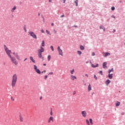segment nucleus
Here are the masks:
<instances>
[{
	"mask_svg": "<svg viewBox=\"0 0 125 125\" xmlns=\"http://www.w3.org/2000/svg\"><path fill=\"white\" fill-rule=\"evenodd\" d=\"M4 49L7 55H8V57H9L12 63L16 65H18V62L17 61L16 58L11 56V50H9L8 47H7L6 45H4Z\"/></svg>",
	"mask_w": 125,
	"mask_h": 125,
	"instance_id": "nucleus-1",
	"label": "nucleus"
},
{
	"mask_svg": "<svg viewBox=\"0 0 125 125\" xmlns=\"http://www.w3.org/2000/svg\"><path fill=\"white\" fill-rule=\"evenodd\" d=\"M17 74H14L12 79V87H15V85H16V83H17Z\"/></svg>",
	"mask_w": 125,
	"mask_h": 125,
	"instance_id": "nucleus-2",
	"label": "nucleus"
},
{
	"mask_svg": "<svg viewBox=\"0 0 125 125\" xmlns=\"http://www.w3.org/2000/svg\"><path fill=\"white\" fill-rule=\"evenodd\" d=\"M38 57L41 58V59L43 60V57H42V52H44V48L42 47H41L40 49H39L38 50Z\"/></svg>",
	"mask_w": 125,
	"mask_h": 125,
	"instance_id": "nucleus-3",
	"label": "nucleus"
},
{
	"mask_svg": "<svg viewBox=\"0 0 125 125\" xmlns=\"http://www.w3.org/2000/svg\"><path fill=\"white\" fill-rule=\"evenodd\" d=\"M29 35H30V37H32V38H33V39H35V40H37V35L35 34V33L33 31H29L28 32Z\"/></svg>",
	"mask_w": 125,
	"mask_h": 125,
	"instance_id": "nucleus-4",
	"label": "nucleus"
},
{
	"mask_svg": "<svg viewBox=\"0 0 125 125\" xmlns=\"http://www.w3.org/2000/svg\"><path fill=\"white\" fill-rule=\"evenodd\" d=\"M34 69L35 70V72L37 73V74H39V75H41V70L40 69H38V67H37V65H34Z\"/></svg>",
	"mask_w": 125,
	"mask_h": 125,
	"instance_id": "nucleus-5",
	"label": "nucleus"
},
{
	"mask_svg": "<svg viewBox=\"0 0 125 125\" xmlns=\"http://www.w3.org/2000/svg\"><path fill=\"white\" fill-rule=\"evenodd\" d=\"M58 51L59 52V55H61V56H63V51L61 49L60 46L58 47Z\"/></svg>",
	"mask_w": 125,
	"mask_h": 125,
	"instance_id": "nucleus-6",
	"label": "nucleus"
},
{
	"mask_svg": "<svg viewBox=\"0 0 125 125\" xmlns=\"http://www.w3.org/2000/svg\"><path fill=\"white\" fill-rule=\"evenodd\" d=\"M13 55H14L15 56V57L17 58V59L18 60H21L20 57L19 56V55H18V53H15V52H13Z\"/></svg>",
	"mask_w": 125,
	"mask_h": 125,
	"instance_id": "nucleus-7",
	"label": "nucleus"
},
{
	"mask_svg": "<svg viewBox=\"0 0 125 125\" xmlns=\"http://www.w3.org/2000/svg\"><path fill=\"white\" fill-rule=\"evenodd\" d=\"M81 114H82V116L83 118H86V115H87L86 111H82V112H81Z\"/></svg>",
	"mask_w": 125,
	"mask_h": 125,
	"instance_id": "nucleus-8",
	"label": "nucleus"
},
{
	"mask_svg": "<svg viewBox=\"0 0 125 125\" xmlns=\"http://www.w3.org/2000/svg\"><path fill=\"white\" fill-rule=\"evenodd\" d=\"M51 121H52V122H54V118L52 116L50 117V118H49V119L48 120V124H50V123L51 122Z\"/></svg>",
	"mask_w": 125,
	"mask_h": 125,
	"instance_id": "nucleus-9",
	"label": "nucleus"
},
{
	"mask_svg": "<svg viewBox=\"0 0 125 125\" xmlns=\"http://www.w3.org/2000/svg\"><path fill=\"white\" fill-rule=\"evenodd\" d=\"M70 80H71V81H75V80H77V77H76L73 75H70Z\"/></svg>",
	"mask_w": 125,
	"mask_h": 125,
	"instance_id": "nucleus-10",
	"label": "nucleus"
},
{
	"mask_svg": "<svg viewBox=\"0 0 125 125\" xmlns=\"http://www.w3.org/2000/svg\"><path fill=\"white\" fill-rule=\"evenodd\" d=\"M106 65H107L106 62H104L103 63V67L104 69H106V68H107V66H106Z\"/></svg>",
	"mask_w": 125,
	"mask_h": 125,
	"instance_id": "nucleus-11",
	"label": "nucleus"
},
{
	"mask_svg": "<svg viewBox=\"0 0 125 125\" xmlns=\"http://www.w3.org/2000/svg\"><path fill=\"white\" fill-rule=\"evenodd\" d=\"M109 75L108 76L109 79H110V80H112V79H113V74H111V73H108Z\"/></svg>",
	"mask_w": 125,
	"mask_h": 125,
	"instance_id": "nucleus-12",
	"label": "nucleus"
},
{
	"mask_svg": "<svg viewBox=\"0 0 125 125\" xmlns=\"http://www.w3.org/2000/svg\"><path fill=\"white\" fill-rule=\"evenodd\" d=\"M111 83V81L109 80H107L105 82V84H106V85H109V83Z\"/></svg>",
	"mask_w": 125,
	"mask_h": 125,
	"instance_id": "nucleus-13",
	"label": "nucleus"
},
{
	"mask_svg": "<svg viewBox=\"0 0 125 125\" xmlns=\"http://www.w3.org/2000/svg\"><path fill=\"white\" fill-rule=\"evenodd\" d=\"M91 89V85H90V83H89V85L88 86V91H90Z\"/></svg>",
	"mask_w": 125,
	"mask_h": 125,
	"instance_id": "nucleus-14",
	"label": "nucleus"
},
{
	"mask_svg": "<svg viewBox=\"0 0 125 125\" xmlns=\"http://www.w3.org/2000/svg\"><path fill=\"white\" fill-rule=\"evenodd\" d=\"M29 58H30V60L32 62H33V63H36V61H35V60H34V59H33V58H32V57H29Z\"/></svg>",
	"mask_w": 125,
	"mask_h": 125,
	"instance_id": "nucleus-15",
	"label": "nucleus"
},
{
	"mask_svg": "<svg viewBox=\"0 0 125 125\" xmlns=\"http://www.w3.org/2000/svg\"><path fill=\"white\" fill-rule=\"evenodd\" d=\"M98 66H99L98 63H97L96 65H94V64H92V68H96V67H98Z\"/></svg>",
	"mask_w": 125,
	"mask_h": 125,
	"instance_id": "nucleus-16",
	"label": "nucleus"
},
{
	"mask_svg": "<svg viewBox=\"0 0 125 125\" xmlns=\"http://www.w3.org/2000/svg\"><path fill=\"white\" fill-rule=\"evenodd\" d=\"M70 74H71V75H73L74 74V73H75V69H73L72 70H71L70 71Z\"/></svg>",
	"mask_w": 125,
	"mask_h": 125,
	"instance_id": "nucleus-17",
	"label": "nucleus"
},
{
	"mask_svg": "<svg viewBox=\"0 0 125 125\" xmlns=\"http://www.w3.org/2000/svg\"><path fill=\"white\" fill-rule=\"evenodd\" d=\"M120 104H121V103H120V102H117L116 104V107H119V106H120Z\"/></svg>",
	"mask_w": 125,
	"mask_h": 125,
	"instance_id": "nucleus-18",
	"label": "nucleus"
},
{
	"mask_svg": "<svg viewBox=\"0 0 125 125\" xmlns=\"http://www.w3.org/2000/svg\"><path fill=\"white\" fill-rule=\"evenodd\" d=\"M16 10V6H14L11 10V12H14V10Z\"/></svg>",
	"mask_w": 125,
	"mask_h": 125,
	"instance_id": "nucleus-19",
	"label": "nucleus"
},
{
	"mask_svg": "<svg viewBox=\"0 0 125 125\" xmlns=\"http://www.w3.org/2000/svg\"><path fill=\"white\" fill-rule=\"evenodd\" d=\"M110 55V53H105L104 54V57H107V56Z\"/></svg>",
	"mask_w": 125,
	"mask_h": 125,
	"instance_id": "nucleus-20",
	"label": "nucleus"
},
{
	"mask_svg": "<svg viewBox=\"0 0 125 125\" xmlns=\"http://www.w3.org/2000/svg\"><path fill=\"white\" fill-rule=\"evenodd\" d=\"M20 120L21 122V123H22V122L23 121V117H22V116H20Z\"/></svg>",
	"mask_w": 125,
	"mask_h": 125,
	"instance_id": "nucleus-21",
	"label": "nucleus"
},
{
	"mask_svg": "<svg viewBox=\"0 0 125 125\" xmlns=\"http://www.w3.org/2000/svg\"><path fill=\"white\" fill-rule=\"evenodd\" d=\"M48 61H50V59H51V56L48 55L47 57Z\"/></svg>",
	"mask_w": 125,
	"mask_h": 125,
	"instance_id": "nucleus-22",
	"label": "nucleus"
},
{
	"mask_svg": "<svg viewBox=\"0 0 125 125\" xmlns=\"http://www.w3.org/2000/svg\"><path fill=\"white\" fill-rule=\"evenodd\" d=\"M80 49H81V50H83V49H84V47H83V45H81Z\"/></svg>",
	"mask_w": 125,
	"mask_h": 125,
	"instance_id": "nucleus-23",
	"label": "nucleus"
},
{
	"mask_svg": "<svg viewBox=\"0 0 125 125\" xmlns=\"http://www.w3.org/2000/svg\"><path fill=\"white\" fill-rule=\"evenodd\" d=\"M78 2H79V0H76L75 1V3H76V6H78Z\"/></svg>",
	"mask_w": 125,
	"mask_h": 125,
	"instance_id": "nucleus-24",
	"label": "nucleus"
},
{
	"mask_svg": "<svg viewBox=\"0 0 125 125\" xmlns=\"http://www.w3.org/2000/svg\"><path fill=\"white\" fill-rule=\"evenodd\" d=\"M111 72H114V68H112L111 69H109L108 70V73H111Z\"/></svg>",
	"mask_w": 125,
	"mask_h": 125,
	"instance_id": "nucleus-25",
	"label": "nucleus"
},
{
	"mask_svg": "<svg viewBox=\"0 0 125 125\" xmlns=\"http://www.w3.org/2000/svg\"><path fill=\"white\" fill-rule=\"evenodd\" d=\"M42 46L44 47V41L43 40L42 41Z\"/></svg>",
	"mask_w": 125,
	"mask_h": 125,
	"instance_id": "nucleus-26",
	"label": "nucleus"
},
{
	"mask_svg": "<svg viewBox=\"0 0 125 125\" xmlns=\"http://www.w3.org/2000/svg\"><path fill=\"white\" fill-rule=\"evenodd\" d=\"M89 122H90L91 125H93V122H92V119H89Z\"/></svg>",
	"mask_w": 125,
	"mask_h": 125,
	"instance_id": "nucleus-27",
	"label": "nucleus"
},
{
	"mask_svg": "<svg viewBox=\"0 0 125 125\" xmlns=\"http://www.w3.org/2000/svg\"><path fill=\"white\" fill-rule=\"evenodd\" d=\"M86 122L87 125H90V124H89V121H88V120L87 119L86 120Z\"/></svg>",
	"mask_w": 125,
	"mask_h": 125,
	"instance_id": "nucleus-28",
	"label": "nucleus"
},
{
	"mask_svg": "<svg viewBox=\"0 0 125 125\" xmlns=\"http://www.w3.org/2000/svg\"><path fill=\"white\" fill-rule=\"evenodd\" d=\"M46 33H47V34L48 35H51V34H50V32L49 31H48V30H46Z\"/></svg>",
	"mask_w": 125,
	"mask_h": 125,
	"instance_id": "nucleus-29",
	"label": "nucleus"
},
{
	"mask_svg": "<svg viewBox=\"0 0 125 125\" xmlns=\"http://www.w3.org/2000/svg\"><path fill=\"white\" fill-rule=\"evenodd\" d=\"M77 53L79 54V55H81L82 54V51H77Z\"/></svg>",
	"mask_w": 125,
	"mask_h": 125,
	"instance_id": "nucleus-30",
	"label": "nucleus"
},
{
	"mask_svg": "<svg viewBox=\"0 0 125 125\" xmlns=\"http://www.w3.org/2000/svg\"><path fill=\"white\" fill-rule=\"evenodd\" d=\"M23 29L24 32H25V33H27V29H26V26L23 27Z\"/></svg>",
	"mask_w": 125,
	"mask_h": 125,
	"instance_id": "nucleus-31",
	"label": "nucleus"
},
{
	"mask_svg": "<svg viewBox=\"0 0 125 125\" xmlns=\"http://www.w3.org/2000/svg\"><path fill=\"white\" fill-rule=\"evenodd\" d=\"M50 48L52 51H54V48H53V46H51Z\"/></svg>",
	"mask_w": 125,
	"mask_h": 125,
	"instance_id": "nucleus-32",
	"label": "nucleus"
},
{
	"mask_svg": "<svg viewBox=\"0 0 125 125\" xmlns=\"http://www.w3.org/2000/svg\"><path fill=\"white\" fill-rule=\"evenodd\" d=\"M100 29H104V26L103 25H101L100 26Z\"/></svg>",
	"mask_w": 125,
	"mask_h": 125,
	"instance_id": "nucleus-33",
	"label": "nucleus"
},
{
	"mask_svg": "<svg viewBox=\"0 0 125 125\" xmlns=\"http://www.w3.org/2000/svg\"><path fill=\"white\" fill-rule=\"evenodd\" d=\"M50 115H51V116H53V112H52V109L51 110Z\"/></svg>",
	"mask_w": 125,
	"mask_h": 125,
	"instance_id": "nucleus-34",
	"label": "nucleus"
},
{
	"mask_svg": "<svg viewBox=\"0 0 125 125\" xmlns=\"http://www.w3.org/2000/svg\"><path fill=\"white\" fill-rule=\"evenodd\" d=\"M99 73L101 74V75L102 76V75H103V72H102V70H101Z\"/></svg>",
	"mask_w": 125,
	"mask_h": 125,
	"instance_id": "nucleus-35",
	"label": "nucleus"
},
{
	"mask_svg": "<svg viewBox=\"0 0 125 125\" xmlns=\"http://www.w3.org/2000/svg\"><path fill=\"white\" fill-rule=\"evenodd\" d=\"M111 10H115V7H114V6L112 7Z\"/></svg>",
	"mask_w": 125,
	"mask_h": 125,
	"instance_id": "nucleus-36",
	"label": "nucleus"
},
{
	"mask_svg": "<svg viewBox=\"0 0 125 125\" xmlns=\"http://www.w3.org/2000/svg\"><path fill=\"white\" fill-rule=\"evenodd\" d=\"M53 31L54 32L55 34H57V31H56V30L55 29H54Z\"/></svg>",
	"mask_w": 125,
	"mask_h": 125,
	"instance_id": "nucleus-37",
	"label": "nucleus"
},
{
	"mask_svg": "<svg viewBox=\"0 0 125 125\" xmlns=\"http://www.w3.org/2000/svg\"><path fill=\"white\" fill-rule=\"evenodd\" d=\"M76 93H77V92H76V91H74L73 93V95H75Z\"/></svg>",
	"mask_w": 125,
	"mask_h": 125,
	"instance_id": "nucleus-38",
	"label": "nucleus"
},
{
	"mask_svg": "<svg viewBox=\"0 0 125 125\" xmlns=\"http://www.w3.org/2000/svg\"><path fill=\"white\" fill-rule=\"evenodd\" d=\"M94 79H95V80H97V77H96V75H94Z\"/></svg>",
	"mask_w": 125,
	"mask_h": 125,
	"instance_id": "nucleus-39",
	"label": "nucleus"
},
{
	"mask_svg": "<svg viewBox=\"0 0 125 125\" xmlns=\"http://www.w3.org/2000/svg\"><path fill=\"white\" fill-rule=\"evenodd\" d=\"M46 79H47V75L44 76V80H46Z\"/></svg>",
	"mask_w": 125,
	"mask_h": 125,
	"instance_id": "nucleus-40",
	"label": "nucleus"
},
{
	"mask_svg": "<svg viewBox=\"0 0 125 125\" xmlns=\"http://www.w3.org/2000/svg\"><path fill=\"white\" fill-rule=\"evenodd\" d=\"M48 75H53V72H49Z\"/></svg>",
	"mask_w": 125,
	"mask_h": 125,
	"instance_id": "nucleus-41",
	"label": "nucleus"
},
{
	"mask_svg": "<svg viewBox=\"0 0 125 125\" xmlns=\"http://www.w3.org/2000/svg\"><path fill=\"white\" fill-rule=\"evenodd\" d=\"M92 55V56H94V55H95V53L93 52Z\"/></svg>",
	"mask_w": 125,
	"mask_h": 125,
	"instance_id": "nucleus-42",
	"label": "nucleus"
},
{
	"mask_svg": "<svg viewBox=\"0 0 125 125\" xmlns=\"http://www.w3.org/2000/svg\"><path fill=\"white\" fill-rule=\"evenodd\" d=\"M41 33H44V31H43V29L41 30Z\"/></svg>",
	"mask_w": 125,
	"mask_h": 125,
	"instance_id": "nucleus-43",
	"label": "nucleus"
},
{
	"mask_svg": "<svg viewBox=\"0 0 125 125\" xmlns=\"http://www.w3.org/2000/svg\"><path fill=\"white\" fill-rule=\"evenodd\" d=\"M61 18L65 17V15H62L61 16Z\"/></svg>",
	"mask_w": 125,
	"mask_h": 125,
	"instance_id": "nucleus-44",
	"label": "nucleus"
},
{
	"mask_svg": "<svg viewBox=\"0 0 125 125\" xmlns=\"http://www.w3.org/2000/svg\"><path fill=\"white\" fill-rule=\"evenodd\" d=\"M63 0V3H65V2H66V0Z\"/></svg>",
	"mask_w": 125,
	"mask_h": 125,
	"instance_id": "nucleus-45",
	"label": "nucleus"
},
{
	"mask_svg": "<svg viewBox=\"0 0 125 125\" xmlns=\"http://www.w3.org/2000/svg\"><path fill=\"white\" fill-rule=\"evenodd\" d=\"M85 76L87 78H88V75L85 74Z\"/></svg>",
	"mask_w": 125,
	"mask_h": 125,
	"instance_id": "nucleus-46",
	"label": "nucleus"
},
{
	"mask_svg": "<svg viewBox=\"0 0 125 125\" xmlns=\"http://www.w3.org/2000/svg\"><path fill=\"white\" fill-rule=\"evenodd\" d=\"M45 72H46L45 70H44L43 71H42V73L43 74V73H45Z\"/></svg>",
	"mask_w": 125,
	"mask_h": 125,
	"instance_id": "nucleus-47",
	"label": "nucleus"
},
{
	"mask_svg": "<svg viewBox=\"0 0 125 125\" xmlns=\"http://www.w3.org/2000/svg\"><path fill=\"white\" fill-rule=\"evenodd\" d=\"M51 25H52V26H54V23H51Z\"/></svg>",
	"mask_w": 125,
	"mask_h": 125,
	"instance_id": "nucleus-48",
	"label": "nucleus"
},
{
	"mask_svg": "<svg viewBox=\"0 0 125 125\" xmlns=\"http://www.w3.org/2000/svg\"><path fill=\"white\" fill-rule=\"evenodd\" d=\"M43 66H46V64L43 63Z\"/></svg>",
	"mask_w": 125,
	"mask_h": 125,
	"instance_id": "nucleus-49",
	"label": "nucleus"
},
{
	"mask_svg": "<svg viewBox=\"0 0 125 125\" xmlns=\"http://www.w3.org/2000/svg\"><path fill=\"white\" fill-rule=\"evenodd\" d=\"M112 17L113 18H116V17H115V16H112Z\"/></svg>",
	"mask_w": 125,
	"mask_h": 125,
	"instance_id": "nucleus-50",
	"label": "nucleus"
},
{
	"mask_svg": "<svg viewBox=\"0 0 125 125\" xmlns=\"http://www.w3.org/2000/svg\"><path fill=\"white\" fill-rule=\"evenodd\" d=\"M42 97H40V100H42Z\"/></svg>",
	"mask_w": 125,
	"mask_h": 125,
	"instance_id": "nucleus-51",
	"label": "nucleus"
},
{
	"mask_svg": "<svg viewBox=\"0 0 125 125\" xmlns=\"http://www.w3.org/2000/svg\"><path fill=\"white\" fill-rule=\"evenodd\" d=\"M27 58H25V59H24V61L25 62V61H26V60H27Z\"/></svg>",
	"mask_w": 125,
	"mask_h": 125,
	"instance_id": "nucleus-52",
	"label": "nucleus"
},
{
	"mask_svg": "<svg viewBox=\"0 0 125 125\" xmlns=\"http://www.w3.org/2000/svg\"><path fill=\"white\" fill-rule=\"evenodd\" d=\"M49 2H51L52 0H49Z\"/></svg>",
	"mask_w": 125,
	"mask_h": 125,
	"instance_id": "nucleus-53",
	"label": "nucleus"
},
{
	"mask_svg": "<svg viewBox=\"0 0 125 125\" xmlns=\"http://www.w3.org/2000/svg\"><path fill=\"white\" fill-rule=\"evenodd\" d=\"M41 14L40 13L38 14V16H40Z\"/></svg>",
	"mask_w": 125,
	"mask_h": 125,
	"instance_id": "nucleus-54",
	"label": "nucleus"
},
{
	"mask_svg": "<svg viewBox=\"0 0 125 125\" xmlns=\"http://www.w3.org/2000/svg\"><path fill=\"white\" fill-rule=\"evenodd\" d=\"M104 32H105V28H104Z\"/></svg>",
	"mask_w": 125,
	"mask_h": 125,
	"instance_id": "nucleus-55",
	"label": "nucleus"
},
{
	"mask_svg": "<svg viewBox=\"0 0 125 125\" xmlns=\"http://www.w3.org/2000/svg\"><path fill=\"white\" fill-rule=\"evenodd\" d=\"M114 32H116V30H114Z\"/></svg>",
	"mask_w": 125,
	"mask_h": 125,
	"instance_id": "nucleus-56",
	"label": "nucleus"
},
{
	"mask_svg": "<svg viewBox=\"0 0 125 125\" xmlns=\"http://www.w3.org/2000/svg\"><path fill=\"white\" fill-rule=\"evenodd\" d=\"M84 85H86V83H85V84H84Z\"/></svg>",
	"mask_w": 125,
	"mask_h": 125,
	"instance_id": "nucleus-57",
	"label": "nucleus"
},
{
	"mask_svg": "<svg viewBox=\"0 0 125 125\" xmlns=\"http://www.w3.org/2000/svg\"><path fill=\"white\" fill-rule=\"evenodd\" d=\"M90 63H91V62H90Z\"/></svg>",
	"mask_w": 125,
	"mask_h": 125,
	"instance_id": "nucleus-58",
	"label": "nucleus"
}]
</instances>
